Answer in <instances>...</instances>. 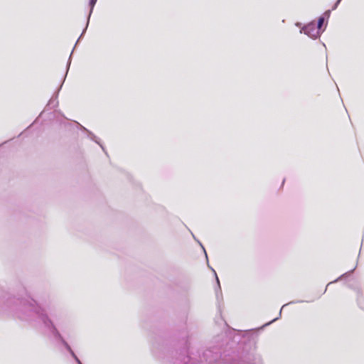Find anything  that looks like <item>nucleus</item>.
<instances>
[{"label":"nucleus","mask_w":364,"mask_h":364,"mask_svg":"<svg viewBox=\"0 0 364 364\" xmlns=\"http://www.w3.org/2000/svg\"><path fill=\"white\" fill-rule=\"evenodd\" d=\"M62 85H63V83L60 85L59 88L57 90V91L55 92V94L50 99L46 107H51L53 108V107H55L58 106V92H59L60 90L61 89Z\"/></svg>","instance_id":"obj_4"},{"label":"nucleus","mask_w":364,"mask_h":364,"mask_svg":"<svg viewBox=\"0 0 364 364\" xmlns=\"http://www.w3.org/2000/svg\"><path fill=\"white\" fill-rule=\"evenodd\" d=\"M293 303H294V301H291V302H290V304H293ZM288 304H289V303H288V304H284V305H283V306H282V309H280V311H279V315H281V314H282V311L283 309H284L287 305H288Z\"/></svg>","instance_id":"obj_13"},{"label":"nucleus","mask_w":364,"mask_h":364,"mask_svg":"<svg viewBox=\"0 0 364 364\" xmlns=\"http://www.w3.org/2000/svg\"><path fill=\"white\" fill-rule=\"evenodd\" d=\"M73 358L75 359V360L76 361V363L77 364H82V362L80 360V359L77 358V356L75 354H73Z\"/></svg>","instance_id":"obj_10"},{"label":"nucleus","mask_w":364,"mask_h":364,"mask_svg":"<svg viewBox=\"0 0 364 364\" xmlns=\"http://www.w3.org/2000/svg\"><path fill=\"white\" fill-rule=\"evenodd\" d=\"M330 14H331V11L328 10V11H325V13L323 14V15L322 16L319 17V18L318 20L317 27H316L318 31L322 27V26H323V24L324 21H325V18H329Z\"/></svg>","instance_id":"obj_7"},{"label":"nucleus","mask_w":364,"mask_h":364,"mask_svg":"<svg viewBox=\"0 0 364 364\" xmlns=\"http://www.w3.org/2000/svg\"><path fill=\"white\" fill-rule=\"evenodd\" d=\"M70 55H72V54H71ZM70 63H71V56H70L69 60H68V64H67V70H66V74H67V73H68V70H69V68H70Z\"/></svg>","instance_id":"obj_11"},{"label":"nucleus","mask_w":364,"mask_h":364,"mask_svg":"<svg viewBox=\"0 0 364 364\" xmlns=\"http://www.w3.org/2000/svg\"><path fill=\"white\" fill-rule=\"evenodd\" d=\"M81 129L86 132L87 133V136L92 141H94L95 143H97V144H99L101 148L104 150V147L103 146L100 144V141H99V139L91 132H90L89 130H87L85 127H84L83 126H81Z\"/></svg>","instance_id":"obj_6"},{"label":"nucleus","mask_w":364,"mask_h":364,"mask_svg":"<svg viewBox=\"0 0 364 364\" xmlns=\"http://www.w3.org/2000/svg\"><path fill=\"white\" fill-rule=\"evenodd\" d=\"M97 1V0H90L89 6H90V13H89V14H88V17H87V21L86 26H85V29L83 30V31H82V33L81 36H80V38H78V40H77V43H78V41H80V38L84 35V33H85V31H86V29H87V26H88V24H89V21H90V18L91 14H92V11H93L94 6H95V4H96Z\"/></svg>","instance_id":"obj_5"},{"label":"nucleus","mask_w":364,"mask_h":364,"mask_svg":"<svg viewBox=\"0 0 364 364\" xmlns=\"http://www.w3.org/2000/svg\"><path fill=\"white\" fill-rule=\"evenodd\" d=\"M341 1V0H338V1L335 3V4L333 5V8H332V9H333V10H335V9L338 7V4H340Z\"/></svg>","instance_id":"obj_12"},{"label":"nucleus","mask_w":364,"mask_h":364,"mask_svg":"<svg viewBox=\"0 0 364 364\" xmlns=\"http://www.w3.org/2000/svg\"><path fill=\"white\" fill-rule=\"evenodd\" d=\"M265 323L261 328L245 331L231 328L215 336L206 349L191 347L176 353L173 364H262L260 355L255 353L259 331L276 321Z\"/></svg>","instance_id":"obj_1"},{"label":"nucleus","mask_w":364,"mask_h":364,"mask_svg":"<svg viewBox=\"0 0 364 364\" xmlns=\"http://www.w3.org/2000/svg\"><path fill=\"white\" fill-rule=\"evenodd\" d=\"M200 246L203 247V250H204V252H205V257H206V258H208V255L206 254V252H205V250L204 247H203V245H202L201 244H200Z\"/></svg>","instance_id":"obj_15"},{"label":"nucleus","mask_w":364,"mask_h":364,"mask_svg":"<svg viewBox=\"0 0 364 364\" xmlns=\"http://www.w3.org/2000/svg\"><path fill=\"white\" fill-rule=\"evenodd\" d=\"M300 33H304L313 39L318 38L321 35V32L316 27L314 22H311L303 26Z\"/></svg>","instance_id":"obj_3"},{"label":"nucleus","mask_w":364,"mask_h":364,"mask_svg":"<svg viewBox=\"0 0 364 364\" xmlns=\"http://www.w3.org/2000/svg\"><path fill=\"white\" fill-rule=\"evenodd\" d=\"M213 271L214 272V274L216 277V280H217V283H218V289H217L215 291V296H216L218 302L220 303V300L223 299L220 286V282H219L218 277H217L216 272H215L214 269H213Z\"/></svg>","instance_id":"obj_8"},{"label":"nucleus","mask_w":364,"mask_h":364,"mask_svg":"<svg viewBox=\"0 0 364 364\" xmlns=\"http://www.w3.org/2000/svg\"><path fill=\"white\" fill-rule=\"evenodd\" d=\"M295 26H297V27H301V23H299V22H297L295 23Z\"/></svg>","instance_id":"obj_14"},{"label":"nucleus","mask_w":364,"mask_h":364,"mask_svg":"<svg viewBox=\"0 0 364 364\" xmlns=\"http://www.w3.org/2000/svg\"><path fill=\"white\" fill-rule=\"evenodd\" d=\"M6 309L13 316L33 327L43 325L46 331L65 347L72 357L75 354L57 328L58 326L63 331L66 332L68 323L64 314L55 306L39 304L33 299L13 297L9 300Z\"/></svg>","instance_id":"obj_2"},{"label":"nucleus","mask_w":364,"mask_h":364,"mask_svg":"<svg viewBox=\"0 0 364 364\" xmlns=\"http://www.w3.org/2000/svg\"><path fill=\"white\" fill-rule=\"evenodd\" d=\"M353 271H354V269H352V270H350V271H349V272H346V273H345V274H343V275H341L340 277H338V279H336V280H334L333 282H329V283L327 284V287H328L330 284H332V283H333V282H338V280H340L341 278H343V277H346V276H348V275L351 274L353 273Z\"/></svg>","instance_id":"obj_9"}]
</instances>
